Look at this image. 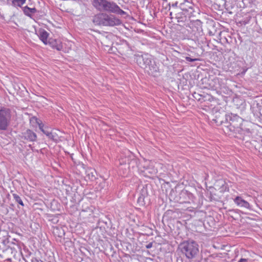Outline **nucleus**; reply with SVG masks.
Wrapping results in <instances>:
<instances>
[{
	"label": "nucleus",
	"instance_id": "f03ea898",
	"mask_svg": "<svg viewBox=\"0 0 262 262\" xmlns=\"http://www.w3.org/2000/svg\"><path fill=\"white\" fill-rule=\"evenodd\" d=\"M11 116L8 111L0 110V129L5 130L9 122Z\"/></svg>",
	"mask_w": 262,
	"mask_h": 262
},
{
	"label": "nucleus",
	"instance_id": "39448f33",
	"mask_svg": "<svg viewBox=\"0 0 262 262\" xmlns=\"http://www.w3.org/2000/svg\"><path fill=\"white\" fill-rule=\"evenodd\" d=\"M105 13H99L95 15L93 19V22L96 25H102L104 26L105 19Z\"/></svg>",
	"mask_w": 262,
	"mask_h": 262
},
{
	"label": "nucleus",
	"instance_id": "20e7f679",
	"mask_svg": "<svg viewBox=\"0 0 262 262\" xmlns=\"http://www.w3.org/2000/svg\"><path fill=\"white\" fill-rule=\"evenodd\" d=\"M105 19L104 26H118L121 24V21L113 15H108L105 14Z\"/></svg>",
	"mask_w": 262,
	"mask_h": 262
},
{
	"label": "nucleus",
	"instance_id": "dca6fc26",
	"mask_svg": "<svg viewBox=\"0 0 262 262\" xmlns=\"http://www.w3.org/2000/svg\"><path fill=\"white\" fill-rule=\"evenodd\" d=\"M186 60L188 61H189V62H192V61H196L198 60V59H196V58H191L189 57H186Z\"/></svg>",
	"mask_w": 262,
	"mask_h": 262
},
{
	"label": "nucleus",
	"instance_id": "0eeeda50",
	"mask_svg": "<svg viewBox=\"0 0 262 262\" xmlns=\"http://www.w3.org/2000/svg\"><path fill=\"white\" fill-rule=\"evenodd\" d=\"M39 38L45 45H48L49 34L44 29H39L37 33Z\"/></svg>",
	"mask_w": 262,
	"mask_h": 262
},
{
	"label": "nucleus",
	"instance_id": "9b49d317",
	"mask_svg": "<svg viewBox=\"0 0 262 262\" xmlns=\"http://www.w3.org/2000/svg\"><path fill=\"white\" fill-rule=\"evenodd\" d=\"M45 134L49 138V139L54 141L57 142L60 140L59 136L55 130H53L50 132L47 131Z\"/></svg>",
	"mask_w": 262,
	"mask_h": 262
},
{
	"label": "nucleus",
	"instance_id": "2eb2a0df",
	"mask_svg": "<svg viewBox=\"0 0 262 262\" xmlns=\"http://www.w3.org/2000/svg\"><path fill=\"white\" fill-rule=\"evenodd\" d=\"M39 128L41 130V132H42L44 134L47 132L44 130L43 129V124L42 123H38Z\"/></svg>",
	"mask_w": 262,
	"mask_h": 262
},
{
	"label": "nucleus",
	"instance_id": "9d476101",
	"mask_svg": "<svg viewBox=\"0 0 262 262\" xmlns=\"http://www.w3.org/2000/svg\"><path fill=\"white\" fill-rule=\"evenodd\" d=\"M24 136L25 139L30 141H34L37 138L36 134L30 129H27L24 133Z\"/></svg>",
	"mask_w": 262,
	"mask_h": 262
},
{
	"label": "nucleus",
	"instance_id": "aec40b11",
	"mask_svg": "<svg viewBox=\"0 0 262 262\" xmlns=\"http://www.w3.org/2000/svg\"><path fill=\"white\" fill-rule=\"evenodd\" d=\"M151 247V244H150L149 245H148L147 246H146V248H149Z\"/></svg>",
	"mask_w": 262,
	"mask_h": 262
},
{
	"label": "nucleus",
	"instance_id": "4468645a",
	"mask_svg": "<svg viewBox=\"0 0 262 262\" xmlns=\"http://www.w3.org/2000/svg\"><path fill=\"white\" fill-rule=\"evenodd\" d=\"M13 196L16 202H17L20 205L23 206H24L23 202L22 201L21 198L18 195H17V194H13Z\"/></svg>",
	"mask_w": 262,
	"mask_h": 262
},
{
	"label": "nucleus",
	"instance_id": "6ab92c4d",
	"mask_svg": "<svg viewBox=\"0 0 262 262\" xmlns=\"http://www.w3.org/2000/svg\"><path fill=\"white\" fill-rule=\"evenodd\" d=\"M238 262H247V260L245 258H241Z\"/></svg>",
	"mask_w": 262,
	"mask_h": 262
},
{
	"label": "nucleus",
	"instance_id": "f3484780",
	"mask_svg": "<svg viewBox=\"0 0 262 262\" xmlns=\"http://www.w3.org/2000/svg\"><path fill=\"white\" fill-rule=\"evenodd\" d=\"M149 172L152 174H156L158 172V170L157 168H153L152 170L149 171Z\"/></svg>",
	"mask_w": 262,
	"mask_h": 262
},
{
	"label": "nucleus",
	"instance_id": "6e6552de",
	"mask_svg": "<svg viewBox=\"0 0 262 262\" xmlns=\"http://www.w3.org/2000/svg\"><path fill=\"white\" fill-rule=\"evenodd\" d=\"M48 45H49L52 48L58 51L61 50L62 48L61 43L59 40L52 38L49 39Z\"/></svg>",
	"mask_w": 262,
	"mask_h": 262
},
{
	"label": "nucleus",
	"instance_id": "423d86ee",
	"mask_svg": "<svg viewBox=\"0 0 262 262\" xmlns=\"http://www.w3.org/2000/svg\"><path fill=\"white\" fill-rule=\"evenodd\" d=\"M234 202L239 207L250 209V204L240 196H236L234 199Z\"/></svg>",
	"mask_w": 262,
	"mask_h": 262
},
{
	"label": "nucleus",
	"instance_id": "f8f14e48",
	"mask_svg": "<svg viewBox=\"0 0 262 262\" xmlns=\"http://www.w3.org/2000/svg\"><path fill=\"white\" fill-rule=\"evenodd\" d=\"M23 11L26 15L31 17L32 14L36 12L37 10L35 8H31L28 6H25L24 7Z\"/></svg>",
	"mask_w": 262,
	"mask_h": 262
},
{
	"label": "nucleus",
	"instance_id": "f257e3e1",
	"mask_svg": "<svg viewBox=\"0 0 262 262\" xmlns=\"http://www.w3.org/2000/svg\"><path fill=\"white\" fill-rule=\"evenodd\" d=\"M199 245L193 240L185 241L179 245L181 252L188 259L193 258L199 252Z\"/></svg>",
	"mask_w": 262,
	"mask_h": 262
},
{
	"label": "nucleus",
	"instance_id": "1a4fd4ad",
	"mask_svg": "<svg viewBox=\"0 0 262 262\" xmlns=\"http://www.w3.org/2000/svg\"><path fill=\"white\" fill-rule=\"evenodd\" d=\"M106 3V0H94L93 5L98 10L104 11Z\"/></svg>",
	"mask_w": 262,
	"mask_h": 262
},
{
	"label": "nucleus",
	"instance_id": "ddd939ff",
	"mask_svg": "<svg viewBox=\"0 0 262 262\" xmlns=\"http://www.w3.org/2000/svg\"><path fill=\"white\" fill-rule=\"evenodd\" d=\"M26 0H13L12 4L18 7H21L23 6L25 3Z\"/></svg>",
	"mask_w": 262,
	"mask_h": 262
},
{
	"label": "nucleus",
	"instance_id": "a211bd4d",
	"mask_svg": "<svg viewBox=\"0 0 262 262\" xmlns=\"http://www.w3.org/2000/svg\"><path fill=\"white\" fill-rule=\"evenodd\" d=\"M226 191H228L229 188H227L226 186H225L224 188H222V189L221 190V192H224Z\"/></svg>",
	"mask_w": 262,
	"mask_h": 262
},
{
	"label": "nucleus",
	"instance_id": "412c9836",
	"mask_svg": "<svg viewBox=\"0 0 262 262\" xmlns=\"http://www.w3.org/2000/svg\"><path fill=\"white\" fill-rule=\"evenodd\" d=\"M1 249V246L0 245V250Z\"/></svg>",
	"mask_w": 262,
	"mask_h": 262
},
{
	"label": "nucleus",
	"instance_id": "7ed1b4c3",
	"mask_svg": "<svg viewBox=\"0 0 262 262\" xmlns=\"http://www.w3.org/2000/svg\"><path fill=\"white\" fill-rule=\"evenodd\" d=\"M104 11L115 13L120 15L125 14V12L115 3L107 1Z\"/></svg>",
	"mask_w": 262,
	"mask_h": 262
}]
</instances>
